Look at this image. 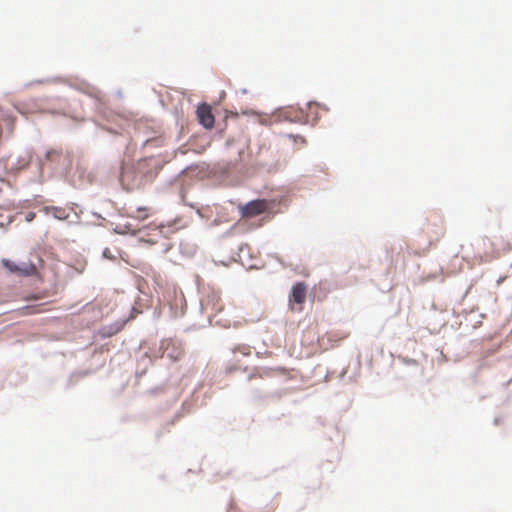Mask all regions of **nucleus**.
<instances>
[{
	"mask_svg": "<svg viewBox=\"0 0 512 512\" xmlns=\"http://www.w3.org/2000/svg\"><path fill=\"white\" fill-rule=\"evenodd\" d=\"M298 111L302 114V117H291L287 112L284 111V108H277L275 110V114L279 117L280 120L288 121L291 123H300L307 124L308 118L304 113V109L299 107Z\"/></svg>",
	"mask_w": 512,
	"mask_h": 512,
	"instance_id": "9b49d317",
	"label": "nucleus"
},
{
	"mask_svg": "<svg viewBox=\"0 0 512 512\" xmlns=\"http://www.w3.org/2000/svg\"><path fill=\"white\" fill-rule=\"evenodd\" d=\"M482 323H483V322H481V321L475 322V324H472V325H471V328H472V329H476V328H477L478 326H480Z\"/></svg>",
	"mask_w": 512,
	"mask_h": 512,
	"instance_id": "de8ad7c7",
	"label": "nucleus"
},
{
	"mask_svg": "<svg viewBox=\"0 0 512 512\" xmlns=\"http://www.w3.org/2000/svg\"><path fill=\"white\" fill-rule=\"evenodd\" d=\"M448 324H449V322H447V321L442 322V324L439 326V329L440 330L444 329L446 331L448 329Z\"/></svg>",
	"mask_w": 512,
	"mask_h": 512,
	"instance_id": "a19ab883",
	"label": "nucleus"
},
{
	"mask_svg": "<svg viewBox=\"0 0 512 512\" xmlns=\"http://www.w3.org/2000/svg\"><path fill=\"white\" fill-rule=\"evenodd\" d=\"M239 251H240L239 257H242L241 255L244 254L245 252L247 253V255L250 256V254H249V246L247 244L241 245L239 247Z\"/></svg>",
	"mask_w": 512,
	"mask_h": 512,
	"instance_id": "7c9ffc66",
	"label": "nucleus"
},
{
	"mask_svg": "<svg viewBox=\"0 0 512 512\" xmlns=\"http://www.w3.org/2000/svg\"><path fill=\"white\" fill-rule=\"evenodd\" d=\"M44 210L46 213H51L53 218L57 220H66L68 222L70 219V211L65 208L57 206H46L44 207Z\"/></svg>",
	"mask_w": 512,
	"mask_h": 512,
	"instance_id": "ddd939ff",
	"label": "nucleus"
},
{
	"mask_svg": "<svg viewBox=\"0 0 512 512\" xmlns=\"http://www.w3.org/2000/svg\"><path fill=\"white\" fill-rule=\"evenodd\" d=\"M504 421V418L502 416H496L494 419H493V424L495 426H499L503 423Z\"/></svg>",
	"mask_w": 512,
	"mask_h": 512,
	"instance_id": "c9c22d12",
	"label": "nucleus"
},
{
	"mask_svg": "<svg viewBox=\"0 0 512 512\" xmlns=\"http://www.w3.org/2000/svg\"><path fill=\"white\" fill-rule=\"evenodd\" d=\"M148 367L145 366L142 370H136L135 377L136 378H142L147 373Z\"/></svg>",
	"mask_w": 512,
	"mask_h": 512,
	"instance_id": "c756f323",
	"label": "nucleus"
},
{
	"mask_svg": "<svg viewBox=\"0 0 512 512\" xmlns=\"http://www.w3.org/2000/svg\"><path fill=\"white\" fill-rule=\"evenodd\" d=\"M238 370H241L242 372H247L248 371V366H243L238 369Z\"/></svg>",
	"mask_w": 512,
	"mask_h": 512,
	"instance_id": "603ef678",
	"label": "nucleus"
},
{
	"mask_svg": "<svg viewBox=\"0 0 512 512\" xmlns=\"http://www.w3.org/2000/svg\"><path fill=\"white\" fill-rule=\"evenodd\" d=\"M403 363L409 366H416L418 364L417 360L409 357H403Z\"/></svg>",
	"mask_w": 512,
	"mask_h": 512,
	"instance_id": "bb28decb",
	"label": "nucleus"
},
{
	"mask_svg": "<svg viewBox=\"0 0 512 512\" xmlns=\"http://www.w3.org/2000/svg\"><path fill=\"white\" fill-rule=\"evenodd\" d=\"M486 365H487V364H486V362H485V361H481V362L477 365V367H476L475 371H474V372L472 373V375H471V378H472L474 381H476V379H477V377H478L479 373L482 371V369H483Z\"/></svg>",
	"mask_w": 512,
	"mask_h": 512,
	"instance_id": "5701e85b",
	"label": "nucleus"
},
{
	"mask_svg": "<svg viewBox=\"0 0 512 512\" xmlns=\"http://www.w3.org/2000/svg\"><path fill=\"white\" fill-rule=\"evenodd\" d=\"M53 384H54V380H53V379H51V380H50V385H53Z\"/></svg>",
	"mask_w": 512,
	"mask_h": 512,
	"instance_id": "69168bd1",
	"label": "nucleus"
},
{
	"mask_svg": "<svg viewBox=\"0 0 512 512\" xmlns=\"http://www.w3.org/2000/svg\"><path fill=\"white\" fill-rule=\"evenodd\" d=\"M205 327H206V325H199L198 326L197 324L194 323L191 326L185 327L184 331L185 332H189V331H194L196 329L205 328Z\"/></svg>",
	"mask_w": 512,
	"mask_h": 512,
	"instance_id": "cd10ccee",
	"label": "nucleus"
},
{
	"mask_svg": "<svg viewBox=\"0 0 512 512\" xmlns=\"http://www.w3.org/2000/svg\"><path fill=\"white\" fill-rule=\"evenodd\" d=\"M243 154H244V149H240L239 152H238L239 161L242 160Z\"/></svg>",
	"mask_w": 512,
	"mask_h": 512,
	"instance_id": "09e8293b",
	"label": "nucleus"
},
{
	"mask_svg": "<svg viewBox=\"0 0 512 512\" xmlns=\"http://www.w3.org/2000/svg\"><path fill=\"white\" fill-rule=\"evenodd\" d=\"M159 350V357L167 355L173 363L180 361L184 354L183 349L177 346L172 338H162L159 343Z\"/></svg>",
	"mask_w": 512,
	"mask_h": 512,
	"instance_id": "7ed1b4c3",
	"label": "nucleus"
},
{
	"mask_svg": "<svg viewBox=\"0 0 512 512\" xmlns=\"http://www.w3.org/2000/svg\"><path fill=\"white\" fill-rule=\"evenodd\" d=\"M117 96H118L119 98H122V96H123V95H122V92H121V91H118V92H117Z\"/></svg>",
	"mask_w": 512,
	"mask_h": 512,
	"instance_id": "bf43d9fd",
	"label": "nucleus"
},
{
	"mask_svg": "<svg viewBox=\"0 0 512 512\" xmlns=\"http://www.w3.org/2000/svg\"><path fill=\"white\" fill-rule=\"evenodd\" d=\"M307 297V285L305 282L298 281L291 287L289 293V307L292 310L299 309L300 306L306 301Z\"/></svg>",
	"mask_w": 512,
	"mask_h": 512,
	"instance_id": "39448f33",
	"label": "nucleus"
},
{
	"mask_svg": "<svg viewBox=\"0 0 512 512\" xmlns=\"http://www.w3.org/2000/svg\"><path fill=\"white\" fill-rule=\"evenodd\" d=\"M94 373L93 369H83V370H76L69 374L68 378L66 379V383L64 385V391L67 392L70 389L74 388L79 380L83 379L86 376H89Z\"/></svg>",
	"mask_w": 512,
	"mask_h": 512,
	"instance_id": "1a4fd4ad",
	"label": "nucleus"
},
{
	"mask_svg": "<svg viewBox=\"0 0 512 512\" xmlns=\"http://www.w3.org/2000/svg\"><path fill=\"white\" fill-rule=\"evenodd\" d=\"M266 203L262 199H254L239 206V212L242 217H254L263 214L266 211Z\"/></svg>",
	"mask_w": 512,
	"mask_h": 512,
	"instance_id": "6e6552de",
	"label": "nucleus"
},
{
	"mask_svg": "<svg viewBox=\"0 0 512 512\" xmlns=\"http://www.w3.org/2000/svg\"><path fill=\"white\" fill-rule=\"evenodd\" d=\"M284 416V414H281L280 416H269L267 419L268 420H275V421H278L281 419V417Z\"/></svg>",
	"mask_w": 512,
	"mask_h": 512,
	"instance_id": "79ce46f5",
	"label": "nucleus"
},
{
	"mask_svg": "<svg viewBox=\"0 0 512 512\" xmlns=\"http://www.w3.org/2000/svg\"><path fill=\"white\" fill-rule=\"evenodd\" d=\"M264 151H269V147L265 144H260L255 153L251 150L249 152L250 161L256 170H266L268 173H276L278 171V162L268 163L260 160Z\"/></svg>",
	"mask_w": 512,
	"mask_h": 512,
	"instance_id": "20e7f679",
	"label": "nucleus"
},
{
	"mask_svg": "<svg viewBox=\"0 0 512 512\" xmlns=\"http://www.w3.org/2000/svg\"><path fill=\"white\" fill-rule=\"evenodd\" d=\"M92 215L97 217L98 219H103L102 215H100L99 213L93 212Z\"/></svg>",
	"mask_w": 512,
	"mask_h": 512,
	"instance_id": "3c124183",
	"label": "nucleus"
},
{
	"mask_svg": "<svg viewBox=\"0 0 512 512\" xmlns=\"http://www.w3.org/2000/svg\"><path fill=\"white\" fill-rule=\"evenodd\" d=\"M151 163L149 164V166L154 169V171H157V173H159L163 167H164V162L161 161V160H154V159H151L150 160Z\"/></svg>",
	"mask_w": 512,
	"mask_h": 512,
	"instance_id": "6ab92c4d",
	"label": "nucleus"
},
{
	"mask_svg": "<svg viewBox=\"0 0 512 512\" xmlns=\"http://www.w3.org/2000/svg\"><path fill=\"white\" fill-rule=\"evenodd\" d=\"M232 352L233 353H236V352H240L241 354H243L244 356H248L251 354V350L249 347L247 346H244V345H238L236 346L235 348L232 349Z\"/></svg>",
	"mask_w": 512,
	"mask_h": 512,
	"instance_id": "aec40b11",
	"label": "nucleus"
},
{
	"mask_svg": "<svg viewBox=\"0 0 512 512\" xmlns=\"http://www.w3.org/2000/svg\"><path fill=\"white\" fill-rule=\"evenodd\" d=\"M287 137H288V138H291V139H294V140H296V139H300L302 142H305V138H304V137H302V136H300V135H298V134H292V133H290V134H287Z\"/></svg>",
	"mask_w": 512,
	"mask_h": 512,
	"instance_id": "e433bc0d",
	"label": "nucleus"
},
{
	"mask_svg": "<svg viewBox=\"0 0 512 512\" xmlns=\"http://www.w3.org/2000/svg\"><path fill=\"white\" fill-rule=\"evenodd\" d=\"M255 268H257V266H256V265H253V264H250V265L248 266V269H255Z\"/></svg>",
	"mask_w": 512,
	"mask_h": 512,
	"instance_id": "13d9d810",
	"label": "nucleus"
},
{
	"mask_svg": "<svg viewBox=\"0 0 512 512\" xmlns=\"http://www.w3.org/2000/svg\"><path fill=\"white\" fill-rule=\"evenodd\" d=\"M430 306H431L432 309L436 308V306H435V304L433 302L430 303Z\"/></svg>",
	"mask_w": 512,
	"mask_h": 512,
	"instance_id": "052dcab7",
	"label": "nucleus"
},
{
	"mask_svg": "<svg viewBox=\"0 0 512 512\" xmlns=\"http://www.w3.org/2000/svg\"><path fill=\"white\" fill-rule=\"evenodd\" d=\"M437 359L440 362H448L449 361V357L446 354H444L443 351L439 352V357Z\"/></svg>",
	"mask_w": 512,
	"mask_h": 512,
	"instance_id": "f704fd0d",
	"label": "nucleus"
},
{
	"mask_svg": "<svg viewBox=\"0 0 512 512\" xmlns=\"http://www.w3.org/2000/svg\"><path fill=\"white\" fill-rule=\"evenodd\" d=\"M149 363H150V365H153V360L149 359Z\"/></svg>",
	"mask_w": 512,
	"mask_h": 512,
	"instance_id": "338daca9",
	"label": "nucleus"
},
{
	"mask_svg": "<svg viewBox=\"0 0 512 512\" xmlns=\"http://www.w3.org/2000/svg\"><path fill=\"white\" fill-rule=\"evenodd\" d=\"M30 338L31 340H37L40 338V336L38 334H31Z\"/></svg>",
	"mask_w": 512,
	"mask_h": 512,
	"instance_id": "8fccbe9b",
	"label": "nucleus"
},
{
	"mask_svg": "<svg viewBox=\"0 0 512 512\" xmlns=\"http://www.w3.org/2000/svg\"><path fill=\"white\" fill-rule=\"evenodd\" d=\"M18 164H19V169H25L27 168L28 166V163L27 162H24V163H20V160L18 161Z\"/></svg>",
	"mask_w": 512,
	"mask_h": 512,
	"instance_id": "a18cd8bd",
	"label": "nucleus"
},
{
	"mask_svg": "<svg viewBox=\"0 0 512 512\" xmlns=\"http://www.w3.org/2000/svg\"><path fill=\"white\" fill-rule=\"evenodd\" d=\"M511 382H512V377H511L509 380H507V381L503 382V383H502V386H503L504 388H507V387L511 384Z\"/></svg>",
	"mask_w": 512,
	"mask_h": 512,
	"instance_id": "c03bdc74",
	"label": "nucleus"
},
{
	"mask_svg": "<svg viewBox=\"0 0 512 512\" xmlns=\"http://www.w3.org/2000/svg\"><path fill=\"white\" fill-rule=\"evenodd\" d=\"M37 320H43V321H46V320H59V318L56 317V316H42V317H39Z\"/></svg>",
	"mask_w": 512,
	"mask_h": 512,
	"instance_id": "4c0bfd02",
	"label": "nucleus"
},
{
	"mask_svg": "<svg viewBox=\"0 0 512 512\" xmlns=\"http://www.w3.org/2000/svg\"><path fill=\"white\" fill-rule=\"evenodd\" d=\"M34 218H35V213H34V212H29V213L26 215V221H27V222H31Z\"/></svg>",
	"mask_w": 512,
	"mask_h": 512,
	"instance_id": "ea45409f",
	"label": "nucleus"
},
{
	"mask_svg": "<svg viewBox=\"0 0 512 512\" xmlns=\"http://www.w3.org/2000/svg\"><path fill=\"white\" fill-rule=\"evenodd\" d=\"M239 368H240V366L236 362H228L225 366L224 372H225V374H233Z\"/></svg>",
	"mask_w": 512,
	"mask_h": 512,
	"instance_id": "a211bd4d",
	"label": "nucleus"
},
{
	"mask_svg": "<svg viewBox=\"0 0 512 512\" xmlns=\"http://www.w3.org/2000/svg\"><path fill=\"white\" fill-rule=\"evenodd\" d=\"M346 373V369L344 368L341 373H340V378L343 379L344 378V375Z\"/></svg>",
	"mask_w": 512,
	"mask_h": 512,
	"instance_id": "5fc2aeb1",
	"label": "nucleus"
},
{
	"mask_svg": "<svg viewBox=\"0 0 512 512\" xmlns=\"http://www.w3.org/2000/svg\"><path fill=\"white\" fill-rule=\"evenodd\" d=\"M462 323L463 322H457V321L451 322V325L449 326V328L453 331H457L458 329H460Z\"/></svg>",
	"mask_w": 512,
	"mask_h": 512,
	"instance_id": "473e14b6",
	"label": "nucleus"
},
{
	"mask_svg": "<svg viewBox=\"0 0 512 512\" xmlns=\"http://www.w3.org/2000/svg\"><path fill=\"white\" fill-rule=\"evenodd\" d=\"M283 396V392L281 390H275L272 392H264L258 388H254L251 390V401L256 403L258 401L267 400V399H277L279 400Z\"/></svg>",
	"mask_w": 512,
	"mask_h": 512,
	"instance_id": "9d476101",
	"label": "nucleus"
},
{
	"mask_svg": "<svg viewBox=\"0 0 512 512\" xmlns=\"http://www.w3.org/2000/svg\"><path fill=\"white\" fill-rule=\"evenodd\" d=\"M149 357V353L148 352H144L143 355H142V358H148Z\"/></svg>",
	"mask_w": 512,
	"mask_h": 512,
	"instance_id": "4d7b16f0",
	"label": "nucleus"
},
{
	"mask_svg": "<svg viewBox=\"0 0 512 512\" xmlns=\"http://www.w3.org/2000/svg\"><path fill=\"white\" fill-rule=\"evenodd\" d=\"M241 322H234V328H237L238 327V324H240Z\"/></svg>",
	"mask_w": 512,
	"mask_h": 512,
	"instance_id": "680f3d73",
	"label": "nucleus"
},
{
	"mask_svg": "<svg viewBox=\"0 0 512 512\" xmlns=\"http://www.w3.org/2000/svg\"><path fill=\"white\" fill-rule=\"evenodd\" d=\"M148 345V341L143 339L140 341L138 347H137V351H140L143 347H146Z\"/></svg>",
	"mask_w": 512,
	"mask_h": 512,
	"instance_id": "58836bf2",
	"label": "nucleus"
},
{
	"mask_svg": "<svg viewBox=\"0 0 512 512\" xmlns=\"http://www.w3.org/2000/svg\"><path fill=\"white\" fill-rule=\"evenodd\" d=\"M74 206H77V204L72 203V206L69 207L70 211V219L68 220L69 225L79 224L80 223V215L74 210Z\"/></svg>",
	"mask_w": 512,
	"mask_h": 512,
	"instance_id": "dca6fc26",
	"label": "nucleus"
},
{
	"mask_svg": "<svg viewBox=\"0 0 512 512\" xmlns=\"http://www.w3.org/2000/svg\"><path fill=\"white\" fill-rule=\"evenodd\" d=\"M107 347H108V343H105V344L103 345V348H106V349H107Z\"/></svg>",
	"mask_w": 512,
	"mask_h": 512,
	"instance_id": "0e129e2a",
	"label": "nucleus"
},
{
	"mask_svg": "<svg viewBox=\"0 0 512 512\" xmlns=\"http://www.w3.org/2000/svg\"><path fill=\"white\" fill-rule=\"evenodd\" d=\"M43 82H44L43 80H36L34 82H30V83L25 84V87H29V86H31L34 83H43Z\"/></svg>",
	"mask_w": 512,
	"mask_h": 512,
	"instance_id": "49530a36",
	"label": "nucleus"
},
{
	"mask_svg": "<svg viewBox=\"0 0 512 512\" xmlns=\"http://www.w3.org/2000/svg\"><path fill=\"white\" fill-rule=\"evenodd\" d=\"M196 115H197V119H198L199 124L203 128L209 130V129H212L214 127L215 117L213 115L211 105H209L207 103H204V102L200 103L197 106Z\"/></svg>",
	"mask_w": 512,
	"mask_h": 512,
	"instance_id": "0eeeda50",
	"label": "nucleus"
},
{
	"mask_svg": "<svg viewBox=\"0 0 512 512\" xmlns=\"http://www.w3.org/2000/svg\"><path fill=\"white\" fill-rule=\"evenodd\" d=\"M196 168H197V165H194V164L186 166L185 168H183L182 170L179 171V173L173 178V180L170 181V184H172L173 182L177 181L187 171L192 170V169H196Z\"/></svg>",
	"mask_w": 512,
	"mask_h": 512,
	"instance_id": "412c9836",
	"label": "nucleus"
},
{
	"mask_svg": "<svg viewBox=\"0 0 512 512\" xmlns=\"http://www.w3.org/2000/svg\"><path fill=\"white\" fill-rule=\"evenodd\" d=\"M19 314H20L21 316L26 315V313H25L24 311H23V312H19Z\"/></svg>",
	"mask_w": 512,
	"mask_h": 512,
	"instance_id": "e2e57ef3",
	"label": "nucleus"
},
{
	"mask_svg": "<svg viewBox=\"0 0 512 512\" xmlns=\"http://www.w3.org/2000/svg\"><path fill=\"white\" fill-rule=\"evenodd\" d=\"M283 369H284L283 367L272 368V367H267V366H263V367L255 366L253 368L252 372L248 374L247 381L249 382L254 378H263L264 376H270V375H272L274 370H283Z\"/></svg>",
	"mask_w": 512,
	"mask_h": 512,
	"instance_id": "f8f14e48",
	"label": "nucleus"
},
{
	"mask_svg": "<svg viewBox=\"0 0 512 512\" xmlns=\"http://www.w3.org/2000/svg\"><path fill=\"white\" fill-rule=\"evenodd\" d=\"M232 471H233L232 469H229L224 473L217 472V473L213 474V478H215V481L218 480L217 477H219V479H225L232 474Z\"/></svg>",
	"mask_w": 512,
	"mask_h": 512,
	"instance_id": "b1692460",
	"label": "nucleus"
},
{
	"mask_svg": "<svg viewBox=\"0 0 512 512\" xmlns=\"http://www.w3.org/2000/svg\"><path fill=\"white\" fill-rule=\"evenodd\" d=\"M347 336H348V334H346V333L342 334V335H341V337H339V338L336 340V342H337V343H340L341 341H343L344 339H346V338H347Z\"/></svg>",
	"mask_w": 512,
	"mask_h": 512,
	"instance_id": "37998d69",
	"label": "nucleus"
},
{
	"mask_svg": "<svg viewBox=\"0 0 512 512\" xmlns=\"http://www.w3.org/2000/svg\"><path fill=\"white\" fill-rule=\"evenodd\" d=\"M137 314H138V311L135 307H132L131 308V314L129 317L125 318L124 320L126 321H129V320H132L133 318H136L137 317Z\"/></svg>",
	"mask_w": 512,
	"mask_h": 512,
	"instance_id": "72a5a7b5",
	"label": "nucleus"
},
{
	"mask_svg": "<svg viewBox=\"0 0 512 512\" xmlns=\"http://www.w3.org/2000/svg\"><path fill=\"white\" fill-rule=\"evenodd\" d=\"M128 322H110L93 332V342L105 340L121 332Z\"/></svg>",
	"mask_w": 512,
	"mask_h": 512,
	"instance_id": "423d86ee",
	"label": "nucleus"
},
{
	"mask_svg": "<svg viewBox=\"0 0 512 512\" xmlns=\"http://www.w3.org/2000/svg\"><path fill=\"white\" fill-rule=\"evenodd\" d=\"M306 105H307V107H311L313 105H317L319 107H322L325 110H328V108L325 105H323V104H321V103H319L317 101H314V100L308 101Z\"/></svg>",
	"mask_w": 512,
	"mask_h": 512,
	"instance_id": "2f4dec72",
	"label": "nucleus"
},
{
	"mask_svg": "<svg viewBox=\"0 0 512 512\" xmlns=\"http://www.w3.org/2000/svg\"><path fill=\"white\" fill-rule=\"evenodd\" d=\"M158 175L157 171H154V169H152L149 165L146 169V171L144 172V174L142 175L144 177V182L146 181H152L154 178H156Z\"/></svg>",
	"mask_w": 512,
	"mask_h": 512,
	"instance_id": "f3484780",
	"label": "nucleus"
},
{
	"mask_svg": "<svg viewBox=\"0 0 512 512\" xmlns=\"http://www.w3.org/2000/svg\"><path fill=\"white\" fill-rule=\"evenodd\" d=\"M190 410V406L188 405L187 401H184L181 404V407L174 413V415L165 422V425H171L174 426L181 418H183L186 413H188Z\"/></svg>",
	"mask_w": 512,
	"mask_h": 512,
	"instance_id": "4468645a",
	"label": "nucleus"
},
{
	"mask_svg": "<svg viewBox=\"0 0 512 512\" xmlns=\"http://www.w3.org/2000/svg\"><path fill=\"white\" fill-rule=\"evenodd\" d=\"M102 257L105 258V259H109V260H115L116 259V257L114 255H112V253H111L109 248H105L102 251Z\"/></svg>",
	"mask_w": 512,
	"mask_h": 512,
	"instance_id": "393cba45",
	"label": "nucleus"
},
{
	"mask_svg": "<svg viewBox=\"0 0 512 512\" xmlns=\"http://www.w3.org/2000/svg\"><path fill=\"white\" fill-rule=\"evenodd\" d=\"M171 425H165V423L162 425L160 429H158L155 433V437L157 440H160V438L164 435L165 432L170 431Z\"/></svg>",
	"mask_w": 512,
	"mask_h": 512,
	"instance_id": "4be33fe9",
	"label": "nucleus"
},
{
	"mask_svg": "<svg viewBox=\"0 0 512 512\" xmlns=\"http://www.w3.org/2000/svg\"><path fill=\"white\" fill-rule=\"evenodd\" d=\"M463 335H465V333H464V332H460V333H459V336H463Z\"/></svg>",
	"mask_w": 512,
	"mask_h": 512,
	"instance_id": "774afa93",
	"label": "nucleus"
},
{
	"mask_svg": "<svg viewBox=\"0 0 512 512\" xmlns=\"http://www.w3.org/2000/svg\"><path fill=\"white\" fill-rule=\"evenodd\" d=\"M162 391H163L162 386H155V387L150 388L148 392L151 395H157L158 393H160Z\"/></svg>",
	"mask_w": 512,
	"mask_h": 512,
	"instance_id": "c85d7f7f",
	"label": "nucleus"
},
{
	"mask_svg": "<svg viewBox=\"0 0 512 512\" xmlns=\"http://www.w3.org/2000/svg\"><path fill=\"white\" fill-rule=\"evenodd\" d=\"M190 410V406L188 405L187 401H184L181 404V407L174 413V415L165 422V425H171L174 426L181 418H183L186 413H188Z\"/></svg>",
	"mask_w": 512,
	"mask_h": 512,
	"instance_id": "2eb2a0df",
	"label": "nucleus"
},
{
	"mask_svg": "<svg viewBox=\"0 0 512 512\" xmlns=\"http://www.w3.org/2000/svg\"><path fill=\"white\" fill-rule=\"evenodd\" d=\"M53 155H60V151L54 149L47 150L45 153V159L51 160Z\"/></svg>",
	"mask_w": 512,
	"mask_h": 512,
	"instance_id": "a878e982",
	"label": "nucleus"
},
{
	"mask_svg": "<svg viewBox=\"0 0 512 512\" xmlns=\"http://www.w3.org/2000/svg\"><path fill=\"white\" fill-rule=\"evenodd\" d=\"M119 183L123 190L130 192L144 184V177L139 175L134 165H128L124 161L119 165Z\"/></svg>",
	"mask_w": 512,
	"mask_h": 512,
	"instance_id": "f257e3e1",
	"label": "nucleus"
},
{
	"mask_svg": "<svg viewBox=\"0 0 512 512\" xmlns=\"http://www.w3.org/2000/svg\"><path fill=\"white\" fill-rule=\"evenodd\" d=\"M1 262L3 268L13 275L28 277L35 270V265L32 261L16 263L8 258H3Z\"/></svg>",
	"mask_w": 512,
	"mask_h": 512,
	"instance_id": "f03ea898",
	"label": "nucleus"
},
{
	"mask_svg": "<svg viewBox=\"0 0 512 512\" xmlns=\"http://www.w3.org/2000/svg\"><path fill=\"white\" fill-rule=\"evenodd\" d=\"M240 92H241V94H246L247 93V89L246 88H242V89H240Z\"/></svg>",
	"mask_w": 512,
	"mask_h": 512,
	"instance_id": "6e6d98bb",
	"label": "nucleus"
},
{
	"mask_svg": "<svg viewBox=\"0 0 512 512\" xmlns=\"http://www.w3.org/2000/svg\"><path fill=\"white\" fill-rule=\"evenodd\" d=\"M216 323H217L220 327H222V328H229V327H230V325H222V324H221L222 322H220V321H217Z\"/></svg>",
	"mask_w": 512,
	"mask_h": 512,
	"instance_id": "864d4df0",
	"label": "nucleus"
}]
</instances>
